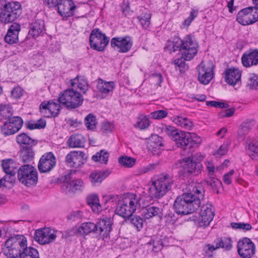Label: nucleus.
Segmentation results:
<instances>
[{"mask_svg": "<svg viewBox=\"0 0 258 258\" xmlns=\"http://www.w3.org/2000/svg\"><path fill=\"white\" fill-rule=\"evenodd\" d=\"M205 190L202 183H194L189 191L178 196L175 199L173 209L178 215H186L195 212L200 207L204 199Z\"/></svg>", "mask_w": 258, "mask_h": 258, "instance_id": "1", "label": "nucleus"}, {"mask_svg": "<svg viewBox=\"0 0 258 258\" xmlns=\"http://www.w3.org/2000/svg\"><path fill=\"white\" fill-rule=\"evenodd\" d=\"M206 171L207 172L208 175L209 177L214 176L215 171V167L214 163L212 161H207L205 162Z\"/></svg>", "mask_w": 258, "mask_h": 258, "instance_id": "57", "label": "nucleus"}, {"mask_svg": "<svg viewBox=\"0 0 258 258\" xmlns=\"http://www.w3.org/2000/svg\"><path fill=\"white\" fill-rule=\"evenodd\" d=\"M71 86L73 89H79L80 91L85 93L88 90V85L86 80L78 76L71 80Z\"/></svg>", "mask_w": 258, "mask_h": 258, "instance_id": "34", "label": "nucleus"}, {"mask_svg": "<svg viewBox=\"0 0 258 258\" xmlns=\"http://www.w3.org/2000/svg\"><path fill=\"white\" fill-rule=\"evenodd\" d=\"M242 63L245 67H249L258 64V49H250L244 53L241 57Z\"/></svg>", "mask_w": 258, "mask_h": 258, "instance_id": "25", "label": "nucleus"}, {"mask_svg": "<svg viewBox=\"0 0 258 258\" xmlns=\"http://www.w3.org/2000/svg\"><path fill=\"white\" fill-rule=\"evenodd\" d=\"M12 115L11 108L6 106L0 107V118L8 119L12 118Z\"/></svg>", "mask_w": 258, "mask_h": 258, "instance_id": "54", "label": "nucleus"}, {"mask_svg": "<svg viewBox=\"0 0 258 258\" xmlns=\"http://www.w3.org/2000/svg\"><path fill=\"white\" fill-rule=\"evenodd\" d=\"M151 16L150 13H144L138 16L137 19L143 28H149L151 24Z\"/></svg>", "mask_w": 258, "mask_h": 258, "instance_id": "42", "label": "nucleus"}, {"mask_svg": "<svg viewBox=\"0 0 258 258\" xmlns=\"http://www.w3.org/2000/svg\"><path fill=\"white\" fill-rule=\"evenodd\" d=\"M25 125L30 130L44 128L46 126V121L42 119H39L37 122L29 121L25 123Z\"/></svg>", "mask_w": 258, "mask_h": 258, "instance_id": "45", "label": "nucleus"}, {"mask_svg": "<svg viewBox=\"0 0 258 258\" xmlns=\"http://www.w3.org/2000/svg\"><path fill=\"white\" fill-rule=\"evenodd\" d=\"M34 157V152L31 147H23L20 151V158L23 163H30Z\"/></svg>", "mask_w": 258, "mask_h": 258, "instance_id": "36", "label": "nucleus"}, {"mask_svg": "<svg viewBox=\"0 0 258 258\" xmlns=\"http://www.w3.org/2000/svg\"><path fill=\"white\" fill-rule=\"evenodd\" d=\"M56 237L55 231L48 228L36 230L34 236V239L40 244H49L54 241Z\"/></svg>", "mask_w": 258, "mask_h": 258, "instance_id": "19", "label": "nucleus"}, {"mask_svg": "<svg viewBox=\"0 0 258 258\" xmlns=\"http://www.w3.org/2000/svg\"><path fill=\"white\" fill-rule=\"evenodd\" d=\"M225 81L229 85L234 86L241 79V72L237 68H230L226 70L225 71Z\"/></svg>", "mask_w": 258, "mask_h": 258, "instance_id": "28", "label": "nucleus"}, {"mask_svg": "<svg viewBox=\"0 0 258 258\" xmlns=\"http://www.w3.org/2000/svg\"><path fill=\"white\" fill-rule=\"evenodd\" d=\"M168 112L164 110H158L151 113V117L155 119H161L167 116Z\"/></svg>", "mask_w": 258, "mask_h": 258, "instance_id": "55", "label": "nucleus"}, {"mask_svg": "<svg viewBox=\"0 0 258 258\" xmlns=\"http://www.w3.org/2000/svg\"><path fill=\"white\" fill-rule=\"evenodd\" d=\"M141 198L134 194H129L118 201L115 213L125 220L128 219L140 205Z\"/></svg>", "mask_w": 258, "mask_h": 258, "instance_id": "5", "label": "nucleus"}, {"mask_svg": "<svg viewBox=\"0 0 258 258\" xmlns=\"http://www.w3.org/2000/svg\"><path fill=\"white\" fill-rule=\"evenodd\" d=\"M228 148V144H224L220 146L218 150L215 152L213 155L216 158H220L227 153Z\"/></svg>", "mask_w": 258, "mask_h": 258, "instance_id": "56", "label": "nucleus"}, {"mask_svg": "<svg viewBox=\"0 0 258 258\" xmlns=\"http://www.w3.org/2000/svg\"><path fill=\"white\" fill-rule=\"evenodd\" d=\"M22 14L21 4L17 2L0 0V20L5 24L12 23Z\"/></svg>", "mask_w": 258, "mask_h": 258, "instance_id": "6", "label": "nucleus"}, {"mask_svg": "<svg viewBox=\"0 0 258 258\" xmlns=\"http://www.w3.org/2000/svg\"><path fill=\"white\" fill-rule=\"evenodd\" d=\"M173 121L178 126L190 130L194 126L192 122L188 118L177 116L174 118Z\"/></svg>", "mask_w": 258, "mask_h": 258, "instance_id": "41", "label": "nucleus"}, {"mask_svg": "<svg viewBox=\"0 0 258 258\" xmlns=\"http://www.w3.org/2000/svg\"><path fill=\"white\" fill-rule=\"evenodd\" d=\"M87 156L82 151H71L66 156L65 161L68 165L74 168L82 166L87 161Z\"/></svg>", "mask_w": 258, "mask_h": 258, "instance_id": "17", "label": "nucleus"}, {"mask_svg": "<svg viewBox=\"0 0 258 258\" xmlns=\"http://www.w3.org/2000/svg\"><path fill=\"white\" fill-rule=\"evenodd\" d=\"M175 184L173 174L163 173L152 181V185L149 188V195L152 198L160 199L171 190Z\"/></svg>", "mask_w": 258, "mask_h": 258, "instance_id": "4", "label": "nucleus"}, {"mask_svg": "<svg viewBox=\"0 0 258 258\" xmlns=\"http://www.w3.org/2000/svg\"><path fill=\"white\" fill-rule=\"evenodd\" d=\"M112 221L110 218L105 217L100 219L96 224L98 229L97 234L100 235V238L104 239L107 238L112 230Z\"/></svg>", "mask_w": 258, "mask_h": 258, "instance_id": "24", "label": "nucleus"}, {"mask_svg": "<svg viewBox=\"0 0 258 258\" xmlns=\"http://www.w3.org/2000/svg\"><path fill=\"white\" fill-rule=\"evenodd\" d=\"M199 45L194 36L188 35L182 40V53L187 60L192 59L197 54Z\"/></svg>", "mask_w": 258, "mask_h": 258, "instance_id": "12", "label": "nucleus"}, {"mask_svg": "<svg viewBox=\"0 0 258 258\" xmlns=\"http://www.w3.org/2000/svg\"><path fill=\"white\" fill-rule=\"evenodd\" d=\"M247 87L250 89H257L258 88V76L255 74L250 75L247 80Z\"/></svg>", "mask_w": 258, "mask_h": 258, "instance_id": "49", "label": "nucleus"}, {"mask_svg": "<svg viewBox=\"0 0 258 258\" xmlns=\"http://www.w3.org/2000/svg\"><path fill=\"white\" fill-rule=\"evenodd\" d=\"M182 40L179 38H175L173 41H168L167 43L166 49L171 54L176 51H179L182 53Z\"/></svg>", "mask_w": 258, "mask_h": 258, "instance_id": "38", "label": "nucleus"}, {"mask_svg": "<svg viewBox=\"0 0 258 258\" xmlns=\"http://www.w3.org/2000/svg\"><path fill=\"white\" fill-rule=\"evenodd\" d=\"M214 66L211 62H201L197 67L198 80L204 85L208 84L214 77Z\"/></svg>", "mask_w": 258, "mask_h": 258, "instance_id": "13", "label": "nucleus"}, {"mask_svg": "<svg viewBox=\"0 0 258 258\" xmlns=\"http://www.w3.org/2000/svg\"><path fill=\"white\" fill-rule=\"evenodd\" d=\"M165 133L175 142L178 147L184 150L198 147L202 142L201 138L196 134L178 131L172 126H166Z\"/></svg>", "mask_w": 258, "mask_h": 258, "instance_id": "3", "label": "nucleus"}, {"mask_svg": "<svg viewBox=\"0 0 258 258\" xmlns=\"http://www.w3.org/2000/svg\"><path fill=\"white\" fill-rule=\"evenodd\" d=\"M45 31L44 22L42 19H35L30 24L29 35L35 38Z\"/></svg>", "mask_w": 258, "mask_h": 258, "instance_id": "27", "label": "nucleus"}, {"mask_svg": "<svg viewBox=\"0 0 258 258\" xmlns=\"http://www.w3.org/2000/svg\"><path fill=\"white\" fill-rule=\"evenodd\" d=\"M121 9L123 14L126 17L131 13L130 8V2L128 0H123L121 5Z\"/></svg>", "mask_w": 258, "mask_h": 258, "instance_id": "59", "label": "nucleus"}, {"mask_svg": "<svg viewBox=\"0 0 258 258\" xmlns=\"http://www.w3.org/2000/svg\"><path fill=\"white\" fill-rule=\"evenodd\" d=\"M23 94V90L20 87H16L11 91L12 96L16 98H20Z\"/></svg>", "mask_w": 258, "mask_h": 258, "instance_id": "61", "label": "nucleus"}, {"mask_svg": "<svg viewBox=\"0 0 258 258\" xmlns=\"http://www.w3.org/2000/svg\"><path fill=\"white\" fill-rule=\"evenodd\" d=\"M109 41V38L99 28L94 29L91 32L89 38L90 46L94 50L103 51Z\"/></svg>", "mask_w": 258, "mask_h": 258, "instance_id": "10", "label": "nucleus"}, {"mask_svg": "<svg viewBox=\"0 0 258 258\" xmlns=\"http://www.w3.org/2000/svg\"><path fill=\"white\" fill-rule=\"evenodd\" d=\"M212 205L207 204L203 205L199 213V224L201 227H207L209 225L214 216Z\"/></svg>", "mask_w": 258, "mask_h": 258, "instance_id": "22", "label": "nucleus"}, {"mask_svg": "<svg viewBox=\"0 0 258 258\" xmlns=\"http://www.w3.org/2000/svg\"><path fill=\"white\" fill-rule=\"evenodd\" d=\"M182 163L184 172L194 176L199 175L203 168L200 162H196L190 158L183 159Z\"/></svg>", "mask_w": 258, "mask_h": 258, "instance_id": "23", "label": "nucleus"}, {"mask_svg": "<svg viewBox=\"0 0 258 258\" xmlns=\"http://www.w3.org/2000/svg\"><path fill=\"white\" fill-rule=\"evenodd\" d=\"M23 124V121L21 117H12L7 119L2 126V133L5 136L13 135L21 128Z\"/></svg>", "mask_w": 258, "mask_h": 258, "instance_id": "15", "label": "nucleus"}, {"mask_svg": "<svg viewBox=\"0 0 258 258\" xmlns=\"http://www.w3.org/2000/svg\"><path fill=\"white\" fill-rule=\"evenodd\" d=\"M98 229L96 224L92 222L83 223L78 229V232L80 235H87L91 233L97 234Z\"/></svg>", "mask_w": 258, "mask_h": 258, "instance_id": "37", "label": "nucleus"}, {"mask_svg": "<svg viewBox=\"0 0 258 258\" xmlns=\"http://www.w3.org/2000/svg\"><path fill=\"white\" fill-rule=\"evenodd\" d=\"M231 226L233 229H239L244 231H249L252 229L251 225L249 223L232 222Z\"/></svg>", "mask_w": 258, "mask_h": 258, "instance_id": "52", "label": "nucleus"}, {"mask_svg": "<svg viewBox=\"0 0 258 258\" xmlns=\"http://www.w3.org/2000/svg\"><path fill=\"white\" fill-rule=\"evenodd\" d=\"M41 113L46 117H51L57 116L60 109V106L59 103L49 101L47 102H42L39 107Z\"/></svg>", "mask_w": 258, "mask_h": 258, "instance_id": "20", "label": "nucleus"}, {"mask_svg": "<svg viewBox=\"0 0 258 258\" xmlns=\"http://www.w3.org/2000/svg\"><path fill=\"white\" fill-rule=\"evenodd\" d=\"M57 7L58 13L63 17H70L75 14L76 6L72 0H60L55 7Z\"/></svg>", "mask_w": 258, "mask_h": 258, "instance_id": "21", "label": "nucleus"}, {"mask_svg": "<svg viewBox=\"0 0 258 258\" xmlns=\"http://www.w3.org/2000/svg\"><path fill=\"white\" fill-rule=\"evenodd\" d=\"M234 173V170L232 169L224 175L223 181L225 184L229 185L231 183V176L233 175Z\"/></svg>", "mask_w": 258, "mask_h": 258, "instance_id": "64", "label": "nucleus"}, {"mask_svg": "<svg viewBox=\"0 0 258 258\" xmlns=\"http://www.w3.org/2000/svg\"><path fill=\"white\" fill-rule=\"evenodd\" d=\"M118 162L120 165L125 167H132L136 162V160L128 156H121L119 158Z\"/></svg>", "mask_w": 258, "mask_h": 258, "instance_id": "47", "label": "nucleus"}, {"mask_svg": "<svg viewBox=\"0 0 258 258\" xmlns=\"http://www.w3.org/2000/svg\"><path fill=\"white\" fill-rule=\"evenodd\" d=\"M108 157L109 153L107 151L102 150L94 155L92 159L95 162L100 161L101 163L107 164Z\"/></svg>", "mask_w": 258, "mask_h": 258, "instance_id": "43", "label": "nucleus"}, {"mask_svg": "<svg viewBox=\"0 0 258 258\" xmlns=\"http://www.w3.org/2000/svg\"><path fill=\"white\" fill-rule=\"evenodd\" d=\"M110 173V171L108 170L97 171L92 172L90 177L91 182L94 185L100 184L106 178Z\"/></svg>", "mask_w": 258, "mask_h": 258, "instance_id": "33", "label": "nucleus"}, {"mask_svg": "<svg viewBox=\"0 0 258 258\" xmlns=\"http://www.w3.org/2000/svg\"><path fill=\"white\" fill-rule=\"evenodd\" d=\"M86 141V139L83 135L75 134L70 136L67 144L70 148H83Z\"/></svg>", "mask_w": 258, "mask_h": 258, "instance_id": "31", "label": "nucleus"}, {"mask_svg": "<svg viewBox=\"0 0 258 258\" xmlns=\"http://www.w3.org/2000/svg\"><path fill=\"white\" fill-rule=\"evenodd\" d=\"M245 149L247 153L251 159L258 160V141L253 138H249L246 142Z\"/></svg>", "mask_w": 258, "mask_h": 258, "instance_id": "30", "label": "nucleus"}, {"mask_svg": "<svg viewBox=\"0 0 258 258\" xmlns=\"http://www.w3.org/2000/svg\"><path fill=\"white\" fill-rule=\"evenodd\" d=\"M21 26L18 23H14L10 27L5 37V41L9 44L16 43L18 41V35Z\"/></svg>", "mask_w": 258, "mask_h": 258, "instance_id": "29", "label": "nucleus"}, {"mask_svg": "<svg viewBox=\"0 0 258 258\" xmlns=\"http://www.w3.org/2000/svg\"><path fill=\"white\" fill-rule=\"evenodd\" d=\"M237 253L241 258H251L256 252L255 244L247 237H243L237 244Z\"/></svg>", "mask_w": 258, "mask_h": 258, "instance_id": "11", "label": "nucleus"}, {"mask_svg": "<svg viewBox=\"0 0 258 258\" xmlns=\"http://www.w3.org/2000/svg\"><path fill=\"white\" fill-rule=\"evenodd\" d=\"M214 243L216 244L217 247L227 251L230 250L233 247L232 240L229 237H218L214 240Z\"/></svg>", "mask_w": 258, "mask_h": 258, "instance_id": "35", "label": "nucleus"}, {"mask_svg": "<svg viewBox=\"0 0 258 258\" xmlns=\"http://www.w3.org/2000/svg\"><path fill=\"white\" fill-rule=\"evenodd\" d=\"M87 202L94 212L98 213L101 210V206L97 195L92 194L89 196L87 198Z\"/></svg>", "mask_w": 258, "mask_h": 258, "instance_id": "40", "label": "nucleus"}, {"mask_svg": "<svg viewBox=\"0 0 258 258\" xmlns=\"http://www.w3.org/2000/svg\"><path fill=\"white\" fill-rule=\"evenodd\" d=\"M16 141L19 144L31 145L36 144L35 140L31 139L25 133L21 134L17 136Z\"/></svg>", "mask_w": 258, "mask_h": 258, "instance_id": "44", "label": "nucleus"}, {"mask_svg": "<svg viewBox=\"0 0 258 258\" xmlns=\"http://www.w3.org/2000/svg\"><path fill=\"white\" fill-rule=\"evenodd\" d=\"M252 121H245L243 122L240 126V128L238 132L239 136H244L246 135L251 129V122Z\"/></svg>", "mask_w": 258, "mask_h": 258, "instance_id": "50", "label": "nucleus"}, {"mask_svg": "<svg viewBox=\"0 0 258 258\" xmlns=\"http://www.w3.org/2000/svg\"><path fill=\"white\" fill-rule=\"evenodd\" d=\"M6 232L8 239L5 242L4 253L8 258H39L38 250L32 247L27 246V240L23 235H13Z\"/></svg>", "mask_w": 258, "mask_h": 258, "instance_id": "2", "label": "nucleus"}, {"mask_svg": "<svg viewBox=\"0 0 258 258\" xmlns=\"http://www.w3.org/2000/svg\"><path fill=\"white\" fill-rule=\"evenodd\" d=\"M198 11L192 9L190 12L189 17L184 21V24L187 26H189L192 21L197 17Z\"/></svg>", "mask_w": 258, "mask_h": 258, "instance_id": "60", "label": "nucleus"}, {"mask_svg": "<svg viewBox=\"0 0 258 258\" xmlns=\"http://www.w3.org/2000/svg\"><path fill=\"white\" fill-rule=\"evenodd\" d=\"M185 60H187L185 57L182 55V57L176 59L174 61V64L175 67H178L180 71H184L188 69V66L186 64Z\"/></svg>", "mask_w": 258, "mask_h": 258, "instance_id": "53", "label": "nucleus"}, {"mask_svg": "<svg viewBox=\"0 0 258 258\" xmlns=\"http://www.w3.org/2000/svg\"><path fill=\"white\" fill-rule=\"evenodd\" d=\"M56 162V158L51 152L45 153L39 160L38 170L41 173L48 172L55 166Z\"/></svg>", "mask_w": 258, "mask_h": 258, "instance_id": "18", "label": "nucleus"}, {"mask_svg": "<svg viewBox=\"0 0 258 258\" xmlns=\"http://www.w3.org/2000/svg\"><path fill=\"white\" fill-rule=\"evenodd\" d=\"M83 216V213L79 210L71 212L67 216L68 220L76 221L81 219Z\"/></svg>", "mask_w": 258, "mask_h": 258, "instance_id": "58", "label": "nucleus"}, {"mask_svg": "<svg viewBox=\"0 0 258 258\" xmlns=\"http://www.w3.org/2000/svg\"><path fill=\"white\" fill-rule=\"evenodd\" d=\"M165 217L166 222L170 224H173L177 219L175 214L171 211H169Z\"/></svg>", "mask_w": 258, "mask_h": 258, "instance_id": "62", "label": "nucleus"}, {"mask_svg": "<svg viewBox=\"0 0 258 258\" xmlns=\"http://www.w3.org/2000/svg\"><path fill=\"white\" fill-rule=\"evenodd\" d=\"M2 166L6 175L2 178L4 181L14 183L16 180V173H18L19 164L11 159L3 161Z\"/></svg>", "mask_w": 258, "mask_h": 258, "instance_id": "14", "label": "nucleus"}, {"mask_svg": "<svg viewBox=\"0 0 258 258\" xmlns=\"http://www.w3.org/2000/svg\"><path fill=\"white\" fill-rule=\"evenodd\" d=\"M236 21L243 26L253 24L258 21V7H249L239 11Z\"/></svg>", "mask_w": 258, "mask_h": 258, "instance_id": "9", "label": "nucleus"}, {"mask_svg": "<svg viewBox=\"0 0 258 258\" xmlns=\"http://www.w3.org/2000/svg\"><path fill=\"white\" fill-rule=\"evenodd\" d=\"M130 218L131 223L136 227L138 231H140L143 226V219L138 215H133Z\"/></svg>", "mask_w": 258, "mask_h": 258, "instance_id": "48", "label": "nucleus"}, {"mask_svg": "<svg viewBox=\"0 0 258 258\" xmlns=\"http://www.w3.org/2000/svg\"><path fill=\"white\" fill-rule=\"evenodd\" d=\"M135 126L139 128L140 130H145L150 125V121L148 118L146 116H141Z\"/></svg>", "mask_w": 258, "mask_h": 258, "instance_id": "51", "label": "nucleus"}, {"mask_svg": "<svg viewBox=\"0 0 258 258\" xmlns=\"http://www.w3.org/2000/svg\"><path fill=\"white\" fill-rule=\"evenodd\" d=\"M152 81L155 82L157 85L160 86L163 81V78L160 73H155L150 76Z\"/></svg>", "mask_w": 258, "mask_h": 258, "instance_id": "63", "label": "nucleus"}, {"mask_svg": "<svg viewBox=\"0 0 258 258\" xmlns=\"http://www.w3.org/2000/svg\"><path fill=\"white\" fill-rule=\"evenodd\" d=\"M114 88L113 82H105L102 79H99L97 86L98 91L102 94H107L112 91Z\"/></svg>", "mask_w": 258, "mask_h": 258, "instance_id": "39", "label": "nucleus"}, {"mask_svg": "<svg viewBox=\"0 0 258 258\" xmlns=\"http://www.w3.org/2000/svg\"><path fill=\"white\" fill-rule=\"evenodd\" d=\"M162 209L153 206H148L143 210L142 214L145 219H149L154 217H161L162 216Z\"/></svg>", "mask_w": 258, "mask_h": 258, "instance_id": "32", "label": "nucleus"}, {"mask_svg": "<svg viewBox=\"0 0 258 258\" xmlns=\"http://www.w3.org/2000/svg\"><path fill=\"white\" fill-rule=\"evenodd\" d=\"M84 122L86 127L88 130H93L96 127L97 121L96 117L91 113L89 114L86 116Z\"/></svg>", "mask_w": 258, "mask_h": 258, "instance_id": "46", "label": "nucleus"}, {"mask_svg": "<svg viewBox=\"0 0 258 258\" xmlns=\"http://www.w3.org/2000/svg\"><path fill=\"white\" fill-rule=\"evenodd\" d=\"M133 44L132 38L128 36L115 37L111 39V46L118 49L120 53H126L130 50Z\"/></svg>", "mask_w": 258, "mask_h": 258, "instance_id": "16", "label": "nucleus"}, {"mask_svg": "<svg viewBox=\"0 0 258 258\" xmlns=\"http://www.w3.org/2000/svg\"><path fill=\"white\" fill-rule=\"evenodd\" d=\"M147 146L153 154H158L164 147L163 139L157 135H152L147 141Z\"/></svg>", "mask_w": 258, "mask_h": 258, "instance_id": "26", "label": "nucleus"}, {"mask_svg": "<svg viewBox=\"0 0 258 258\" xmlns=\"http://www.w3.org/2000/svg\"><path fill=\"white\" fill-rule=\"evenodd\" d=\"M17 177L21 183L28 187L35 185L38 181L37 170L29 164L22 165L19 168Z\"/></svg>", "mask_w": 258, "mask_h": 258, "instance_id": "8", "label": "nucleus"}, {"mask_svg": "<svg viewBox=\"0 0 258 258\" xmlns=\"http://www.w3.org/2000/svg\"><path fill=\"white\" fill-rule=\"evenodd\" d=\"M81 94L74 89H68L62 92L58 101L68 109H74L80 106L83 102Z\"/></svg>", "mask_w": 258, "mask_h": 258, "instance_id": "7", "label": "nucleus"}]
</instances>
